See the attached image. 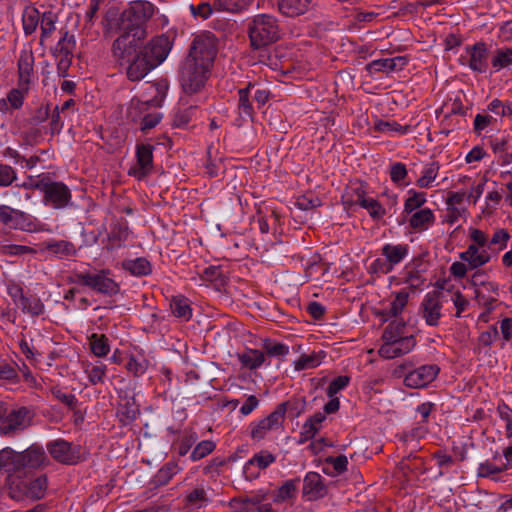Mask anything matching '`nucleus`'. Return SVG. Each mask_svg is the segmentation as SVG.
<instances>
[{
    "label": "nucleus",
    "mask_w": 512,
    "mask_h": 512,
    "mask_svg": "<svg viewBox=\"0 0 512 512\" xmlns=\"http://www.w3.org/2000/svg\"><path fill=\"white\" fill-rule=\"evenodd\" d=\"M0 470L9 475L21 472L20 453L10 447L0 450Z\"/></svg>",
    "instance_id": "c85d7f7f"
},
{
    "label": "nucleus",
    "mask_w": 512,
    "mask_h": 512,
    "mask_svg": "<svg viewBox=\"0 0 512 512\" xmlns=\"http://www.w3.org/2000/svg\"><path fill=\"white\" fill-rule=\"evenodd\" d=\"M153 150L150 144L141 143L136 146V163L130 168L129 175L141 180L152 172Z\"/></svg>",
    "instance_id": "dca6fc26"
},
{
    "label": "nucleus",
    "mask_w": 512,
    "mask_h": 512,
    "mask_svg": "<svg viewBox=\"0 0 512 512\" xmlns=\"http://www.w3.org/2000/svg\"><path fill=\"white\" fill-rule=\"evenodd\" d=\"M211 502L208 490L204 487H197L187 493L185 503L190 509H201Z\"/></svg>",
    "instance_id": "c9c22d12"
},
{
    "label": "nucleus",
    "mask_w": 512,
    "mask_h": 512,
    "mask_svg": "<svg viewBox=\"0 0 512 512\" xmlns=\"http://www.w3.org/2000/svg\"><path fill=\"white\" fill-rule=\"evenodd\" d=\"M145 93V99L133 98L127 107V117L132 121L140 120L151 106H159L162 101L163 96L159 84H148Z\"/></svg>",
    "instance_id": "9b49d317"
},
{
    "label": "nucleus",
    "mask_w": 512,
    "mask_h": 512,
    "mask_svg": "<svg viewBox=\"0 0 512 512\" xmlns=\"http://www.w3.org/2000/svg\"><path fill=\"white\" fill-rule=\"evenodd\" d=\"M253 0H214V8L217 11L240 12L247 9Z\"/></svg>",
    "instance_id": "c03bdc74"
},
{
    "label": "nucleus",
    "mask_w": 512,
    "mask_h": 512,
    "mask_svg": "<svg viewBox=\"0 0 512 512\" xmlns=\"http://www.w3.org/2000/svg\"><path fill=\"white\" fill-rule=\"evenodd\" d=\"M218 53L217 40L209 32L201 33L193 39L185 61L212 69Z\"/></svg>",
    "instance_id": "7ed1b4c3"
},
{
    "label": "nucleus",
    "mask_w": 512,
    "mask_h": 512,
    "mask_svg": "<svg viewBox=\"0 0 512 512\" xmlns=\"http://www.w3.org/2000/svg\"><path fill=\"white\" fill-rule=\"evenodd\" d=\"M389 332H384L382 335L383 344L379 348V354L383 358L392 359L395 357H399L397 352L395 351V345L392 344Z\"/></svg>",
    "instance_id": "338daca9"
},
{
    "label": "nucleus",
    "mask_w": 512,
    "mask_h": 512,
    "mask_svg": "<svg viewBox=\"0 0 512 512\" xmlns=\"http://www.w3.org/2000/svg\"><path fill=\"white\" fill-rule=\"evenodd\" d=\"M19 307H21L23 312L30 313L32 315H40L44 310V305L37 296H24Z\"/></svg>",
    "instance_id": "6e6d98bb"
},
{
    "label": "nucleus",
    "mask_w": 512,
    "mask_h": 512,
    "mask_svg": "<svg viewBox=\"0 0 512 512\" xmlns=\"http://www.w3.org/2000/svg\"><path fill=\"white\" fill-rule=\"evenodd\" d=\"M76 277L79 283L103 295L113 296L120 291L119 284L110 277L109 270L102 269L94 273L81 272Z\"/></svg>",
    "instance_id": "6e6552de"
},
{
    "label": "nucleus",
    "mask_w": 512,
    "mask_h": 512,
    "mask_svg": "<svg viewBox=\"0 0 512 512\" xmlns=\"http://www.w3.org/2000/svg\"><path fill=\"white\" fill-rule=\"evenodd\" d=\"M88 340L90 350L96 357H105L110 352L109 339L104 334L93 333Z\"/></svg>",
    "instance_id": "79ce46f5"
},
{
    "label": "nucleus",
    "mask_w": 512,
    "mask_h": 512,
    "mask_svg": "<svg viewBox=\"0 0 512 512\" xmlns=\"http://www.w3.org/2000/svg\"><path fill=\"white\" fill-rule=\"evenodd\" d=\"M407 363L399 365L395 373L404 374L403 384L408 388L420 389L427 387L439 374V367L435 364L422 365L414 370L405 373Z\"/></svg>",
    "instance_id": "1a4fd4ad"
},
{
    "label": "nucleus",
    "mask_w": 512,
    "mask_h": 512,
    "mask_svg": "<svg viewBox=\"0 0 512 512\" xmlns=\"http://www.w3.org/2000/svg\"><path fill=\"white\" fill-rule=\"evenodd\" d=\"M404 219L409 227L417 233L428 231L436 222L434 211L428 207H424V209L414 212Z\"/></svg>",
    "instance_id": "4be33fe9"
},
{
    "label": "nucleus",
    "mask_w": 512,
    "mask_h": 512,
    "mask_svg": "<svg viewBox=\"0 0 512 512\" xmlns=\"http://www.w3.org/2000/svg\"><path fill=\"white\" fill-rule=\"evenodd\" d=\"M440 165L438 162H431L426 164L420 177L416 181V185L420 188H430L436 180L439 173Z\"/></svg>",
    "instance_id": "37998d69"
},
{
    "label": "nucleus",
    "mask_w": 512,
    "mask_h": 512,
    "mask_svg": "<svg viewBox=\"0 0 512 512\" xmlns=\"http://www.w3.org/2000/svg\"><path fill=\"white\" fill-rule=\"evenodd\" d=\"M299 480H287L276 492L273 501L283 503L295 497Z\"/></svg>",
    "instance_id": "3c124183"
},
{
    "label": "nucleus",
    "mask_w": 512,
    "mask_h": 512,
    "mask_svg": "<svg viewBox=\"0 0 512 512\" xmlns=\"http://www.w3.org/2000/svg\"><path fill=\"white\" fill-rule=\"evenodd\" d=\"M445 302L446 299L440 291L433 290L425 294L419 306V315L428 326L436 327L440 324Z\"/></svg>",
    "instance_id": "9d476101"
},
{
    "label": "nucleus",
    "mask_w": 512,
    "mask_h": 512,
    "mask_svg": "<svg viewBox=\"0 0 512 512\" xmlns=\"http://www.w3.org/2000/svg\"><path fill=\"white\" fill-rule=\"evenodd\" d=\"M122 267L131 275L138 277L149 275L152 271L151 263L144 257L124 260Z\"/></svg>",
    "instance_id": "e433bc0d"
},
{
    "label": "nucleus",
    "mask_w": 512,
    "mask_h": 512,
    "mask_svg": "<svg viewBox=\"0 0 512 512\" xmlns=\"http://www.w3.org/2000/svg\"><path fill=\"white\" fill-rule=\"evenodd\" d=\"M156 12V6L150 1H132L120 14L119 27L120 29H128L130 27L145 28V24L155 15Z\"/></svg>",
    "instance_id": "20e7f679"
},
{
    "label": "nucleus",
    "mask_w": 512,
    "mask_h": 512,
    "mask_svg": "<svg viewBox=\"0 0 512 512\" xmlns=\"http://www.w3.org/2000/svg\"><path fill=\"white\" fill-rule=\"evenodd\" d=\"M510 238V233L504 228L496 229L492 237L488 236L489 247L496 253V257L507 247Z\"/></svg>",
    "instance_id": "a18cd8bd"
},
{
    "label": "nucleus",
    "mask_w": 512,
    "mask_h": 512,
    "mask_svg": "<svg viewBox=\"0 0 512 512\" xmlns=\"http://www.w3.org/2000/svg\"><path fill=\"white\" fill-rule=\"evenodd\" d=\"M312 5V0H279V11L289 17L305 14Z\"/></svg>",
    "instance_id": "7c9ffc66"
},
{
    "label": "nucleus",
    "mask_w": 512,
    "mask_h": 512,
    "mask_svg": "<svg viewBox=\"0 0 512 512\" xmlns=\"http://www.w3.org/2000/svg\"><path fill=\"white\" fill-rule=\"evenodd\" d=\"M46 489L47 479L44 476H40L29 483L26 494L31 498L41 499L44 497Z\"/></svg>",
    "instance_id": "13d9d810"
},
{
    "label": "nucleus",
    "mask_w": 512,
    "mask_h": 512,
    "mask_svg": "<svg viewBox=\"0 0 512 512\" xmlns=\"http://www.w3.org/2000/svg\"><path fill=\"white\" fill-rule=\"evenodd\" d=\"M249 38L255 49L266 47L280 37V30L275 17L267 14L256 15L249 24Z\"/></svg>",
    "instance_id": "f03ea898"
},
{
    "label": "nucleus",
    "mask_w": 512,
    "mask_h": 512,
    "mask_svg": "<svg viewBox=\"0 0 512 512\" xmlns=\"http://www.w3.org/2000/svg\"><path fill=\"white\" fill-rule=\"evenodd\" d=\"M276 457L267 450H262L253 455L244 466V474L246 479L253 480L259 476V471L266 469L274 463Z\"/></svg>",
    "instance_id": "aec40b11"
},
{
    "label": "nucleus",
    "mask_w": 512,
    "mask_h": 512,
    "mask_svg": "<svg viewBox=\"0 0 512 512\" xmlns=\"http://www.w3.org/2000/svg\"><path fill=\"white\" fill-rule=\"evenodd\" d=\"M21 471H30L45 466L48 459L41 447L31 446L23 453H20Z\"/></svg>",
    "instance_id": "b1692460"
},
{
    "label": "nucleus",
    "mask_w": 512,
    "mask_h": 512,
    "mask_svg": "<svg viewBox=\"0 0 512 512\" xmlns=\"http://www.w3.org/2000/svg\"><path fill=\"white\" fill-rule=\"evenodd\" d=\"M57 66V73L59 77H66L68 70L72 64L73 54H53Z\"/></svg>",
    "instance_id": "69168bd1"
},
{
    "label": "nucleus",
    "mask_w": 512,
    "mask_h": 512,
    "mask_svg": "<svg viewBox=\"0 0 512 512\" xmlns=\"http://www.w3.org/2000/svg\"><path fill=\"white\" fill-rule=\"evenodd\" d=\"M252 90L253 86L251 84L238 90V104L236 109L237 126H242L244 123L253 119L254 109L251 102Z\"/></svg>",
    "instance_id": "6ab92c4d"
},
{
    "label": "nucleus",
    "mask_w": 512,
    "mask_h": 512,
    "mask_svg": "<svg viewBox=\"0 0 512 512\" xmlns=\"http://www.w3.org/2000/svg\"><path fill=\"white\" fill-rule=\"evenodd\" d=\"M215 449V443L211 440L199 442L190 454L192 461H198L209 455Z\"/></svg>",
    "instance_id": "0e129e2a"
},
{
    "label": "nucleus",
    "mask_w": 512,
    "mask_h": 512,
    "mask_svg": "<svg viewBox=\"0 0 512 512\" xmlns=\"http://www.w3.org/2000/svg\"><path fill=\"white\" fill-rule=\"evenodd\" d=\"M75 45L74 36L65 32L53 49V54H73Z\"/></svg>",
    "instance_id": "bf43d9fd"
},
{
    "label": "nucleus",
    "mask_w": 512,
    "mask_h": 512,
    "mask_svg": "<svg viewBox=\"0 0 512 512\" xmlns=\"http://www.w3.org/2000/svg\"><path fill=\"white\" fill-rule=\"evenodd\" d=\"M401 281L412 289H419L423 287L425 283L422 274L413 266H406L403 269Z\"/></svg>",
    "instance_id": "49530a36"
},
{
    "label": "nucleus",
    "mask_w": 512,
    "mask_h": 512,
    "mask_svg": "<svg viewBox=\"0 0 512 512\" xmlns=\"http://www.w3.org/2000/svg\"><path fill=\"white\" fill-rule=\"evenodd\" d=\"M389 176L391 181L397 186H408V170L402 162H394L390 165Z\"/></svg>",
    "instance_id": "09e8293b"
},
{
    "label": "nucleus",
    "mask_w": 512,
    "mask_h": 512,
    "mask_svg": "<svg viewBox=\"0 0 512 512\" xmlns=\"http://www.w3.org/2000/svg\"><path fill=\"white\" fill-rule=\"evenodd\" d=\"M171 311L174 316L182 320H189L192 316V309L188 300L184 297H174L170 304Z\"/></svg>",
    "instance_id": "de8ad7c7"
},
{
    "label": "nucleus",
    "mask_w": 512,
    "mask_h": 512,
    "mask_svg": "<svg viewBox=\"0 0 512 512\" xmlns=\"http://www.w3.org/2000/svg\"><path fill=\"white\" fill-rule=\"evenodd\" d=\"M288 405V402L281 403L266 417L252 422L250 424L251 439L261 441L267 438L271 433L281 431L283 429Z\"/></svg>",
    "instance_id": "39448f33"
},
{
    "label": "nucleus",
    "mask_w": 512,
    "mask_h": 512,
    "mask_svg": "<svg viewBox=\"0 0 512 512\" xmlns=\"http://www.w3.org/2000/svg\"><path fill=\"white\" fill-rule=\"evenodd\" d=\"M32 413L25 407L12 410L0 421V434L14 435L30 426Z\"/></svg>",
    "instance_id": "4468645a"
},
{
    "label": "nucleus",
    "mask_w": 512,
    "mask_h": 512,
    "mask_svg": "<svg viewBox=\"0 0 512 512\" xmlns=\"http://www.w3.org/2000/svg\"><path fill=\"white\" fill-rule=\"evenodd\" d=\"M181 467L175 461L166 463L156 475L157 481L160 484H167L176 474L181 471Z\"/></svg>",
    "instance_id": "5fc2aeb1"
},
{
    "label": "nucleus",
    "mask_w": 512,
    "mask_h": 512,
    "mask_svg": "<svg viewBox=\"0 0 512 512\" xmlns=\"http://www.w3.org/2000/svg\"><path fill=\"white\" fill-rule=\"evenodd\" d=\"M426 202V193L417 191L415 189H409L403 204V217L405 218L414 212L424 209Z\"/></svg>",
    "instance_id": "c756f323"
},
{
    "label": "nucleus",
    "mask_w": 512,
    "mask_h": 512,
    "mask_svg": "<svg viewBox=\"0 0 512 512\" xmlns=\"http://www.w3.org/2000/svg\"><path fill=\"white\" fill-rule=\"evenodd\" d=\"M407 65V59L402 56L393 58H382L373 60L367 65L370 74L385 73L390 74L395 71H401Z\"/></svg>",
    "instance_id": "5701e85b"
},
{
    "label": "nucleus",
    "mask_w": 512,
    "mask_h": 512,
    "mask_svg": "<svg viewBox=\"0 0 512 512\" xmlns=\"http://www.w3.org/2000/svg\"><path fill=\"white\" fill-rule=\"evenodd\" d=\"M26 219V214L18 209L6 205H0V223L14 228H20Z\"/></svg>",
    "instance_id": "4c0bfd02"
},
{
    "label": "nucleus",
    "mask_w": 512,
    "mask_h": 512,
    "mask_svg": "<svg viewBox=\"0 0 512 512\" xmlns=\"http://www.w3.org/2000/svg\"><path fill=\"white\" fill-rule=\"evenodd\" d=\"M170 50L169 38L162 35L149 41L140 51V54L155 68L166 59Z\"/></svg>",
    "instance_id": "2eb2a0df"
},
{
    "label": "nucleus",
    "mask_w": 512,
    "mask_h": 512,
    "mask_svg": "<svg viewBox=\"0 0 512 512\" xmlns=\"http://www.w3.org/2000/svg\"><path fill=\"white\" fill-rule=\"evenodd\" d=\"M462 65H467L472 71L484 73L488 67V49L484 42L466 46L460 57Z\"/></svg>",
    "instance_id": "ddd939ff"
},
{
    "label": "nucleus",
    "mask_w": 512,
    "mask_h": 512,
    "mask_svg": "<svg viewBox=\"0 0 512 512\" xmlns=\"http://www.w3.org/2000/svg\"><path fill=\"white\" fill-rule=\"evenodd\" d=\"M32 247L17 244H4L0 246V254L6 256H21L25 254H36Z\"/></svg>",
    "instance_id": "052dcab7"
},
{
    "label": "nucleus",
    "mask_w": 512,
    "mask_h": 512,
    "mask_svg": "<svg viewBox=\"0 0 512 512\" xmlns=\"http://www.w3.org/2000/svg\"><path fill=\"white\" fill-rule=\"evenodd\" d=\"M44 201L56 209L65 207L71 200L69 188L61 182L44 183Z\"/></svg>",
    "instance_id": "f3484780"
},
{
    "label": "nucleus",
    "mask_w": 512,
    "mask_h": 512,
    "mask_svg": "<svg viewBox=\"0 0 512 512\" xmlns=\"http://www.w3.org/2000/svg\"><path fill=\"white\" fill-rule=\"evenodd\" d=\"M408 299L409 293L405 290L393 294L392 299L384 305L381 315L385 317V320L400 316L408 304Z\"/></svg>",
    "instance_id": "393cba45"
},
{
    "label": "nucleus",
    "mask_w": 512,
    "mask_h": 512,
    "mask_svg": "<svg viewBox=\"0 0 512 512\" xmlns=\"http://www.w3.org/2000/svg\"><path fill=\"white\" fill-rule=\"evenodd\" d=\"M42 249L57 257L71 256L76 252L74 245L66 240L46 241L42 244Z\"/></svg>",
    "instance_id": "a19ab883"
},
{
    "label": "nucleus",
    "mask_w": 512,
    "mask_h": 512,
    "mask_svg": "<svg viewBox=\"0 0 512 512\" xmlns=\"http://www.w3.org/2000/svg\"><path fill=\"white\" fill-rule=\"evenodd\" d=\"M497 412L500 419L505 423L507 436H512V409L503 403L498 405Z\"/></svg>",
    "instance_id": "774afa93"
},
{
    "label": "nucleus",
    "mask_w": 512,
    "mask_h": 512,
    "mask_svg": "<svg viewBox=\"0 0 512 512\" xmlns=\"http://www.w3.org/2000/svg\"><path fill=\"white\" fill-rule=\"evenodd\" d=\"M118 30L120 35L113 43V53L116 57L129 61L130 56L136 52L137 48L146 37V29L139 27L120 29L118 26Z\"/></svg>",
    "instance_id": "0eeeda50"
},
{
    "label": "nucleus",
    "mask_w": 512,
    "mask_h": 512,
    "mask_svg": "<svg viewBox=\"0 0 512 512\" xmlns=\"http://www.w3.org/2000/svg\"><path fill=\"white\" fill-rule=\"evenodd\" d=\"M57 16L49 11L45 12L41 18V37L40 42L43 44L56 30Z\"/></svg>",
    "instance_id": "603ef678"
},
{
    "label": "nucleus",
    "mask_w": 512,
    "mask_h": 512,
    "mask_svg": "<svg viewBox=\"0 0 512 512\" xmlns=\"http://www.w3.org/2000/svg\"><path fill=\"white\" fill-rule=\"evenodd\" d=\"M391 338V342L393 345H395V351L397 352L398 356L409 353L416 344L413 336H392Z\"/></svg>",
    "instance_id": "4d7b16f0"
},
{
    "label": "nucleus",
    "mask_w": 512,
    "mask_h": 512,
    "mask_svg": "<svg viewBox=\"0 0 512 512\" xmlns=\"http://www.w3.org/2000/svg\"><path fill=\"white\" fill-rule=\"evenodd\" d=\"M125 360V369L134 377L143 376L151 366L150 357L143 349L136 346L127 351Z\"/></svg>",
    "instance_id": "a211bd4d"
},
{
    "label": "nucleus",
    "mask_w": 512,
    "mask_h": 512,
    "mask_svg": "<svg viewBox=\"0 0 512 512\" xmlns=\"http://www.w3.org/2000/svg\"><path fill=\"white\" fill-rule=\"evenodd\" d=\"M266 498L267 494L260 490L251 495L231 499L229 507L233 512H271V505L263 503Z\"/></svg>",
    "instance_id": "f8f14e48"
},
{
    "label": "nucleus",
    "mask_w": 512,
    "mask_h": 512,
    "mask_svg": "<svg viewBox=\"0 0 512 512\" xmlns=\"http://www.w3.org/2000/svg\"><path fill=\"white\" fill-rule=\"evenodd\" d=\"M39 12L34 8H28L23 13V29L26 34L33 33L39 23Z\"/></svg>",
    "instance_id": "680f3d73"
},
{
    "label": "nucleus",
    "mask_w": 512,
    "mask_h": 512,
    "mask_svg": "<svg viewBox=\"0 0 512 512\" xmlns=\"http://www.w3.org/2000/svg\"><path fill=\"white\" fill-rule=\"evenodd\" d=\"M376 129L379 132L386 133L390 136L404 135L409 132V126H402L396 121H379L376 124Z\"/></svg>",
    "instance_id": "864d4df0"
},
{
    "label": "nucleus",
    "mask_w": 512,
    "mask_h": 512,
    "mask_svg": "<svg viewBox=\"0 0 512 512\" xmlns=\"http://www.w3.org/2000/svg\"><path fill=\"white\" fill-rule=\"evenodd\" d=\"M237 358L244 368L255 370L259 368L265 361V355L257 349H247L237 354Z\"/></svg>",
    "instance_id": "58836bf2"
},
{
    "label": "nucleus",
    "mask_w": 512,
    "mask_h": 512,
    "mask_svg": "<svg viewBox=\"0 0 512 512\" xmlns=\"http://www.w3.org/2000/svg\"><path fill=\"white\" fill-rule=\"evenodd\" d=\"M367 186L361 181L351 182L344 195V203L349 206H361L368 198Z\"/></svg>",
    "instance_id": "bb28decb"
},
{
    "label": "nucleus",
    "mask_w": 512,
    "mask_h": 512,
    "mask_svg": "<svg viewBox=\"0 0 512 512\" xmlns=\"http://www.w3.org/2000/svg\"><path fill=\"white\" fill-rule=\"evenodd\" d=\"M325 494V487L322 482V478L318 473L310 472L304 478L303 483V496L313 501L323 497Z\"/></svg>",
    "instance_id": "a878e982"
},
{
    "label": "nucleus",
    "mask_w": 512,
    "mask_h": 512,
    "mask_svg": "<svg viewBox=\"0 0 512 512\" xmlns=\"http://www.w3.org/2000/svg\"><path fill=\"white\" fill-rule=\"evenodd\" d=\"M495 71H500L512 65V48L497 49L491 59Z\"/></svg>",
    "instance_id": "8fccbe9b"
},
{
    "label": "nucleus",
    "mask_w": 512,
    "mask_h": 512,
    "mask_svg": "<svg viewBox=\"0 0 512 512\" xmlns=\"http://www.w3.org/2000/svg\"><path fill=\"white\" fill-rule=\"evenodd\" d=\"M34 57L31 52L23 51L18 60L19 85L28 86L33 75Z\"/></svg>",
    "instance_id": "72a5a7b5"
},
{
    "label": "nucleus",
    "mask_w": 512,
    "mask_h": 512,
    "mask_svg": "<svg viewBox=\"0 0 512 512\" xmlns=\"http://www.w3.org/2000/svg\"><path fill=\"white\" fill-rule=\"evenodd\" d=\"M325 419L326 416L322 412L315 413L313 416L308 418L302 425L299 443L303 444L312 439L321 429L322 423Z\"/></svg>",
    "instance_id": "2f4dec72"
},
{
    "label": "nucleus",
    "mask_w": 512,
    "mask_h": 512,
    "mask_svg": "<svg viewBox=\"0 0 512 512\" xmlns=\"http://www.w3.org/2000/svg\"><path fill=\"white\" fill-rule=\"evenodd\" d=\"M152 69L154 68L151 64L139 53L128 66L127 76L132 81H138L144 78Z\"/></svg>",
    "instance_id": "f704fd0d"
},
{
    "label": "nucleus",
    "mask_w": 512,
    "mask_h": 512,
    "mask_svg": "<svg viewBox=\"0 0 512 512\" xmlns=\"http://www.w3.org/2000/svg\"><path fill=\"white\" fill-rule=\"evenodd\" d=\"M469 244L465 251L459 253V258L468 263L470 269H479L496 258L488 243V234L478 228L469 229Z\"/></svg>",
    "instance_id": "f257e3e1"
},
{
    "label": "nucleus",
    "mask_w": 512,
    "mask_h": 512,
    "mask_svg": "<svg viewBox=\"0 0 512 512\" xmlns=\"http://www.w3.org/2000/svg\"><path fill=\"white\" fill-rule=\"evenodd\" d=\"M326 357V352L323 350L312 351L309 354H302L298 359L293 362L295 371L308 370L318 367Z\"/></svg>",
    "instance_id": "473e14b6"
},
{
    "label": "nucleus",
    "mask_w": 512,
    "mask_h": 512,
    "mask_svg": "<svg viewBox=\"0 0 512 512\" xmlns=\"http://www.w3.org/2000/svg\"><path fill=\"white\" fill-rule=\"evenodd\" d=\"M82 368L92 385L104 382V377L107 371V366L104 363L100 361H96L94 363L83 362Z\"/></svg>",
    "instance_id": "ea45409f"
},
{
    "label": "nucleus",
    "mask_w": 512,
    "mask_h": 512,
    "mask_svg": "<svg viewBox=\"0 0 512 512\" xmlns=\"http://www.w3.org/2000/svg\"><path fill=\"white\" fill-rule=\"evenodd\" d=\"M409 253V246L402 243H386L381 248V254L388 262V264L394 269V267L400 264Z\"/></svg>",
    "instance_id": "cd10ccee"
},
{
    "label": "nucleus",
    "mask_w": 512,
    "mask_h": 512,
    "mask_svg": "<svg viewBox=\"0 0 512 512\" xmlns=\"http://www.w3.org/2000/svg\"><path fill=\"white\" fill-rule=\"evenodd\" d=\"M360 207L367 210V212L373 219H381L386 214V210L382 206V204L378 200L370 196L365 200V202Z\"/></svg>",
    "instance_id": "e2e57ef3"
},
{
    "label": "nucleus",
    "mask_w": 512,
    "mask_h": 512,
    "mask_svg": "<svg viewBox=\"0 0 512 512\" xmlns=\"http://www.w3.org/2000/svg\"><path fill=\"white\" fill-rule=\"evenodd\" d=\"M47 450L55 460L64 464H75L79 458L71 443L62 439L48 443Z\"/></svg>",
    "instance_id": "412c9836"
},
{
    "label": "nucleus",
    "mask_w": 512,
    "mask_h": 512,
    "mask_svg": "<svg viewBox=\"0 0 512 512\" xmlns=\"http://www.w3.org/2000/svg\"><path fill=\"white\" fill-rule=\"evenodd\" d=\"M210 73L211 69L184 60L180 66V83L183 91L187 94L200 92Z\"/></svg>",
    "instance_id": "423d86ee"
}]
</instances>
